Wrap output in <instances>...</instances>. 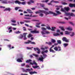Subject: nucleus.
I'll use <instances>...</instances> for the list:
<instances>
[{"instance_id":"6e6552de","label":"nucleus","mask_w":75,"mask_h":75,"mask_svg":"<svg viewBox=\"0 0 75 75\" xmlns=\"http://www.w3.org/2000/svg\"><path fill=\"white\" fill-rule=\"evenodd\" d=\"M62 40H63V41H65V42H69V40L67 39V38L65 37L63 38Z\"/></svg>"},{"instance_id":"052dcab7","label":"nucleus","mask_w":75,"mask_h":75,"mask_svg":"<svg viewBox=\"0 0 75 75\" xmlns=\"http://www.w3.org/2000/svg\"><path fill=\"white\" fill-rule=\"evenodd\" d=\"M44 8L45 10H46V11L48 10V8Z\"/></svg>"},{"instance_id":"cd10ccee","label":"nucleus","mask_w":75,"mask_h":75,"mask_svg":"<svg viewBox=\"0 0 75 75\" xmlns=\"http://www.w3.org/2000/svg\"><path fill=\"white\" fill-rule=\"evenodd\" d=\"M15 34H20L21 33V32L19 31H17L15 32L14 33Z\"/></svg>"},{"instance_id":"aec40b11","label":"nucleus","mask_w":75,"mask_h":75,"mask_svg":"<svg viewBox=\"0 0 75 75\" xmlns=\"http://www.w3.org/2000/svg\"><path fill=\"white\" fill-rule=\"evenodd\" d=\"M70 34V36L71 37H74V35H75V33L73 32H72L71 33V34Z\"/></svg>"},{"instance_id":"7ed1b4c3","label":"nucleus","mask_w":75,"mask_h":75,"mask_svg":"<svg viewBox=\"0 0 75 75\" xmlns=\"http://www.w3.org/2000/svg\"><path fill=\"white\" fill-rule=\"evenodd\" d=\"M32 62V60L31 59H29L28 60H27L26 62V63H28L29 62L30 63V64L31 65H36L35 66H33V67L34 69H36L38 68H39V66H37V64L35 62V61H33V63L31 62Z\"/></svg>"},{"instance_id":"774afa93","label":"nucleus","mask_w":75,"mask_h":75,"mask_svg":"<svg viewBox=\"0 0 75 75\" xmlns=\"http://www.w3.org/2000/svg\"><path fill=\"white\" fill-rule=\"evenodd\" d=\"M64 18L66 20H68V18L66 17H64Z\"/></svg>"},{"instance_id":"79ce46f5","label":"nucleus","mask_w":75,"mask_h":75,"mask_svg":"<svg viewBox=\"0 0 75 75\" xmlns=\"http://www.w3.org/2000/svg\"><path fill=\"white\" fill-rule=\"evenodd\" d=\"M27 33H25L23 34V37H25V36H26V35H27Z\"/></svg>"},{"instance_id":"a18cd8bd","label":"nucleus","mask_w":75,"mask_h":75,"mask_svg":"<svg viewBox=\"0 0 75 75\" xmlns=\"http://www.w3.org/2000/svg\"><path fill=\"white\" fill-rule=\"evenodd\" d=\"M46 28L47 29H48V30H51V28L50 27V26H47L46 27Z\"/></svg>"},{"instance_id":"f704fd0d","label":"nucleus","mask_w":75,"mask_h":75,"mask_svg":"<svg viewBox=\"0 0 75 75\" xmlns=\"http://www.w3.org/2000/svg\"><path fill=\"white\" fill-rule=\"evenodd\" d=\"M56 12L58 14H61V12H60L59 11H56Z\"/></svg>"},{"instance_id":"f3484780","label":"nucleus","mask_w":75,"mask_h":75,"mask_svg":"<svg viewBox=\"0 0 75 75\" xmlns=\"http://www.w3.org/2000/svg\"><path fill=\"white\" fill-rule=\"evenodd\" d=\"M65 34L67 35H69L71 33V32H69L67 31H65Z\"/></svg>"},{"instance_id":"338daca9","label":"nucleus","mask_w":75,"mask_h":75,"mask_svg":"<svg viewBox=\"0 0 75 75\" xmlns=\"http://www.w3.org/2000/svg\"><path fill=\"white\" fill-rule=\"evenodd\" d=\"M18 11H20L21 12H23V11L21 9H19Z\"/></svg>"},{"instance_id":"0e129e2a","label":"nucleus","mask_w":75,"mask_h":75,"mask_svg":"<svg viewBox=\"0 0 75 75\" xmlns=\"http://www.w3.org/2000/svg\"><path fill=\"white\" fill-rule=\"evenodd\" d=\"M36 27H38V28H40V26L38 25H35Z\"/></svg>"},{"instance_id":"8fccbe9b","label":"nucleus","mask_w":75,"mask_h":75,"mask_svg":"<svg viewBox=\"0 0 75 75\" xmlns=\"http://www.w3.org/2000/svg\"><path fill=\"white\" fill-rule=\"evenodd\" d=\"M11 25H14V26H16L17 25V24H14V23H11Z\"/></svg>"},{"instance_id":"ddd939ff","label":"nucleus","mask_w":75,"mask_h":75,"mask_svg":"<svg viewBox=\"0 0 75 75\" xmlns=\"http://www.w3.org/2000/svg\"><path fill=\"white\" fill-rule=\"evenodd\" d=\"M10 21L11 23H16V20L14 19H12Z\"/></svg>"},{"instance_id":"864d4df0","label":"nucleus","mask_w":75,"mask_h":75,"mask_svg":"<svg viewBox=\"0 0 75 75\" xmlns=\"http://www.w3.org/2000/svg\"><path fill=\"white\" fill-rule=\"evenodd\" d=\"M4 41H10V40H9L7 39H4Z\"/></svg>"},{"instance_id":"a19ab883","label":"nucleus","mask_w":75,"mask_h":75,"mask_svg":"<svg viewBox=\"0 0 75 75\" xmlns=\"http://www.w3.org/2000/svg\"><path fill=\"white\" fill-rule=\"evenodd\" d=\"M56 7L58 8H56L57 10H59V8H60V6H56Z\"/></svg>"},{"instance_id":"7c9ffc66","label":"nucleus","mask_w":75,"mask_h":75,"mask_svg":"<svg viewBox=\"0 0 75 75\" xmlns=\"http://www.w3.org/2000/svg\"><path fill=\"white\" fill-rule=\"evenodd\" d=\"M37 17V16L35 15L33 16V15L32 14H30V16L29 15V17Z\"/></svg>"},{"instance_id":"393cba45","label":"nucleus","mask_w":75,"mask_h":75,"mask_svg":"<svg viewBox=\"0 0 75 75\" xmlns=\"http://www.w3.org/2000/svg\"><path fill=\"white\" fill-rule=\"evenodd\" d=\"M41 10H39L38 11H37L36 12H35V13L36 14H38V13H39V14H40V13H41Z\"/></svg>"},{"instance_id":"e2e57ef3","label":"nucleus","mask_w":75,"mask_h":75,"mask_svg":"<svg viewBox=\"0 0 75 75\" xmlns=\"http://www.w3.org/2000/svg\"><path fill=\"white\" fill-rule=\"evenodd\" d=\"M23 29L24 31H26V28L25 27H23Z\"/></svg>"},{"instance_id":"13d9d810","label":"nucleus","mask_w":75,"mask_h":75,"mask_svg":"<svg viewBox=\"0 0 75 75\" xmlns=\"http://www.w3.org/2000/svg\"><path fill=\"white\" fill-rule=\"evenodd\" d=\"M21 66L22 67H23V66H25V63L22 64H21Z\"/></svg>"},{"instance_id":"ea45409f","label":"nucleus","mask_w":75,"mask_h":75,"mask_svg":"<svg viewBox=\"0 0 75 75\" xmlns=\"http://www.w3.org/2000/svg\"><path fill=\"white\" fill-rule=\"evenodd\" d=\"M23 35H21L19 36V38L20 39H21V38H23Z\"/></svg>"},{"instance_id":"de8ad7c7","label":"nucleus","mask_w":75,"mask_h":75,"mask_svg":"<svg viewBox=\"0 0 75 75\" xmlns=\"http://www.w3.org/2000/svg\"><path fill=\"white\" fill-rule=\"evenodd\" d=\"M49 1V0H46L45 1H42L43 2H46V3H47Z\"/></svg>"},{"instance_id":"58836bf2","label":"nucleus","mask_w":75,"mask_h":75,"mask_svg":"<svg viewBox=\"0 0 75 75\" xmlns=\"http://www.w3.org/2000/svg\"><path fill=\"white\" fill-rule=\"evenodd\" d=\"M30 33L32 34L35 33V30H32L30 31Z\"/></svg>"},{"instance_id":"bb28decb","label":"nucleus","mask_w":75,"mask_h":75,"mask_svg":"<svg viewBox=\"0 0 75 75\" xmlns=\"http://www.w3.org/2000/svg\"><path fill=\"white\" fill-rule=\"evenodd\" d=\"M34 50L35 51H36V50H37L38 51H40V50L38 48H34Z\"/></svg>"},{"instance_id":"4c0bfd02","label":"nucleus","mask_w":75,"mask_h":75,"mask_svg":"<svg viewBox=\"0 0 75 75\" xmlns=\"http://www.w3.org/2000/svg\"><path fill=\"white\" fill-rule=\"evenodd\" d=\"M33 36V35H31V34H29L28 35V38H30V37H31Z\"/></svg>"},{"instance_id":"6ab92c4d","label":"nucleus","mask_w":75,"mask_h":75,"mask_svg":"<svg viewBox=\"0 0 75 75\" xmlns=\"http://www.w3.org/2000/svg\"><path fill=\"white\" fill-rule=\"evenodd\" d=\"M27 11L29 13H30V14H33V12L31 11L30 9H27Z\"/></svg>"},{"instance_id":"0eeeda50","label":"nucleus","mask_w":75,"mask_h":75,"mask_svg":"<svg viewBox=\"0 0 75 75\" xmlns=\"http://www.w3.org/2000/svg\"><path fill=\"white\" fill-rule=\"evenodd\" d=\"M25 44H35V43L34 42H32L30 40H28V42H24Z\"/></svg>"},{"instance_id":"1a4fd4ad","label":"nucleus","mask_w":75,"mask_h":75,"mask_svg":"<svg viewBox=\"0 0 75 75\" xmlns=\"http://www.w3.org/2000/svg\"><path fill=\"white\" fill-rule=\"evenodd\" d=\"M23 56H22L20 58H18L17 60V61L18 62H22V61L21 60H23Z\"/></svg>"},{"instance_id":"69168bd1","label":"nucleus","mask_w":75,"mask_h":75,"mask_svg":"<svg viewBox=\"0 0 75 75\" xmlns=\"http://www.w3.org/2000/svg\"><path fill=\"white\" fill-rule=\"evenodd\" d=\"M41 26L42 27H44L45 26V25L44 24H42V25H41Z\"/></svg>"},{"instance_id":"c756f323","label":"nucleus","mask_w":75,"mask_h":75,"mask_svg":"<svg viewBox=\"0 0 75 75\" xmlns=\"http://www.w3.org/2000/svg\"><path fill=\"white\" fill-rule=\"evenodd\" d=\"M51 41L52 42V43H55V42H56V41H55V40L53 39H51Z\"/></svg>"},{"instance_id":"f8f14e48","label":"nucleus","mask_w":75,"mask_h":75,"mask_svg":"<svg viewBox=\"0 0 75 75\" xmlns=\"http://www.w3.org/2000/svg\"><path fill=\"white\" fill-rule=\"evenodd\" d=\"M11 28H12V27H8V26L7 27V29H8V30L9 31H9V33H10L11 32H12V30H11Z\"/></svg>"},{"instance_id":"4468645a","label":"nucleus","mask_w":75,"mask_h":75,"mask_svg":"<svg viewBox=\"0 0 75 75\" xmlns=\"http://www.w3.org/2000/svg\"><path fill=\"white\" fill-rule=\"evenodd\" d=\"M69 6L70 7H75V4H69Z\"/></svg>"},{"instance_id":"a878e982","label":"nucleus","mask_w":75,"mask_h":75,"mask_svg":"<svg viewBox=\"0 0 75 75\" xmlns=\"http://www.w3.org/2000/svg\"><path fill=\"white\" fill-rule=\"evenodd\" d=\"M56 29V27H52L51 29V30H52V31H55Z\"/></svg>"},{"instance_id":"b1692460","label":"nucleus","mask_w":75,"mask_h":75,"mask_svg":"<svg viewBox=\"0 0 75 75\" xmlns=\"http://www.w3.org/2000/svg\"><path fill=\"white\" fill-rule=\"evenodd\" d=\"M58 51H61V47L60 46H58Z\"/></svg>"},{"instance_id":"09e8293b","label":"nucleus","mask_w":75,"mask_h":75,"mask_svg":"<svg viewBox=\"0 0 75 75\" xmlns=\"http://www.w3.org/2000/svg\"><path fill=\"white\" fill-rule=\"evenodd\" d=\"M35 33H39V31L35 30Z\"/></svg>"},{"instance_id":"20e7f679","label":"nucleus","mask_w":75,"mask_h":75,"mask_svg":"<svg viewBox=\"0 0 75 75\" xmlns=\"http://www.w3.org/2000/svg\"><path fill=\"white\" fill-rule=\"evenodd\" d=\"M42 30V31H41V34L43 35L42 37H46V36L45 35L46 34H50V32L48 31H46L45 30H46L47 29L44 28H41Z\"/></svg>"},{"instance_id":"603ef678","label":"nucleus","mask_w":75,"mask_h":75,"mask_svg":"<svg viewBox=\"0 0 75 75\" xmlns=\"http://www.w3.org/2000/svg\"><path fill=\"white\" fill-rule=\"evenodd\" d=\"M69 24H71V25H74V23H72V22H69Z\"/></svg>"},{"instance_id":"473e14b6","label":"nucleus","mask_w":75,"mask_h":75,"mask_svg":"<svg viewBox=\"0 0 75 75\" xmlns=\"http://www.w3.org/2000/svg\"><path fill=\"white\" fill-rule=\"evenodd\" d=\"M33 55L35 56V57H39V55H38V54H33Z\"/></svg>"},{"instance_id":"f257e3e1","label":"nucleus","mask_w":75,"mask_h":75,"mask_svg":"<svg viewBox=\"0 0 75 75\" xmlns=\"http://www.w3.org/2000/svg\"><path fill=\"white\" fill-rule=\"evenodd\" d=\"M70 10V8L69 7H65L64 9L62 8H61V11L62 12H64L65 13V16H70L73 17L74 16V14L72 13H66L65 11H68L69 10Z\"/></svg>"},{"instance_id":"2f4dec72","label":"nucleus","mask_w":75,"mask_h":75,"mask_svg":"<svg viewBox=\"0 0 75 75\" xmlns=\"http://www.w3.org/2000/svg\"><path fill=\"white\" fill-rule=\"evenodd\" d=\"M58 47H54V50H55V51H58Z\"/></svg>"},{"instance_id":"3c124183","label":"nucleus","mask_w":75,"mask_h":75,"mask_svg":"<svg viewBox=\"0 0 75 75\" xmlns=\"http://www.w3.org/2000/svg\"><path fill=\"white\" fill-rule=\"evenodd\" d=\"M40 4V6H41V7H43L44 6V4Z\"/></svg>"},{"instance_id":"a211bd4d","label":"nucleus","mask_w":75,"mask_h":75,"mask_svg":"<svg viewBox=\"0 0 75 75\" xmlns=\"http://www.w3.org/2000/svg\"><path fill=\"white\" fill-rule=\"evenodd\" d=\"M48 50H46L44 51H42V54H45V53H48Z\"/></svg>"},{"instance_id":"2eb2a0df","label":"nucleus","mask_w":75,"mask_h":75,"mask_svg":"<svg viewBox=\"0 0 75 75\" xmlns=\"http://www.w3.org/2000/svg\"><path fill=\"white\" fill-rule=\"evenodd\" d=\"M66 30H69V31H72L73 29L71 27H69L66 28Z\"/></svg>"},{"instance_id":"bf43d9fd","label":"nucleus","mask_w":75,"mask_h":75,"mask_svg":"<svg viewBox=\"0 0 75 75\" xmlns=\"http://www.w3.org/2000/svg\"><path fill=\"white\" fill-rule=\"evenodd\" d=\"M61 30H62V31H65V29H64V28L63 27H62Z\"/></svg>"},{"instance_id":"c85d7f7f","label":"nucleus","mask_w":75,"mask_h":75,"mask_svg":"<svg viewBox=\"0 0 75 75\" xmlns=\"http://www.w3.org/2000/svg\"><path fill=\"white\" fill-rule=\"evenodd\" d=\"M30 2H28V4H31V3H34V1H33L32 0H30Z\"/></svg>"},{"instance_id":"412c9836","label":"nucleus","mask_w":75,"mask_h":75,"mask_svg":"<svg viewBox=\"0 0 75 75\" xmlns=\"http://www.w3.org/2000/svg\"><path fill=\"white\" fill-rule=\"evenodd\" d=\"M53 35L54 36H58L60 35L58 33H54L53 34Z\"/></svg>"},{"instance_id":"9b49d317","label":"nucleus","mask_w":75,"mask_h":75,"mask_svg":"<svg viewBox=\"0 0 75 75\" xmlns=\"http://www.w3.org/2000/svg\"><path fill=\"white\" fill-rule=\"evenodd\" d=\"M53 47H54V45H52V47H50V52H53V53H55V52L53 50H52L51 49Z\"/></svg>"},{"instance_id":"37998d69","label":"nucleus","mask_w":75,"mask_h":75,"mask_svg":"<svg viewBox=\"0 0 75 75\" xmlns=\"http://www.w3.org/2000/svg\"><path fill=\"white\" fill-rule=\"evenodd\" d=\"M46 43L47 44H48V45H51V44H52L51 42H49L48 43L47 42H46Z\"/></svg>"},{"instance_id":"9d476101","label":"nucleus","mask_w":75,"mask_h":75,"mask_svg":"<svg viewBox=\"0 0 75 75\" xmlns=\"http://www.w3.org/2000/svg\"><path fill=\"white\" fill-rule=\"evenodd\" d=\"M0 1H1V3H3V4H8V2L6 1H3V0H0Z\"/></svg>"},{"instance_id":"dca6fc26","label":"nucleus","mask_w":75,"mask_h":75,"mask_svg":"<svg viewBox=\"0 0 75 75\" xmlns=\"http://www.w3.org/2000/svg\"><path fill=\"white\" fill-rule=\"evenodd\" d=\"M11 10V9L10 8H5V9L4 10V11H10Z\"/></svg>"},{"instance_id":"5fc2aeb1","label":"nucleus","mask_w":75,"mask_h":75,"mask_svg":"<svg viewBox=\"0 0 75 75\" xmlns=\"http://www.w3.org/2000/svg\"><path fill=\"white\" fill-rule=\"evenodd\" d=\"M20 23L21 24H23L24 23V22H22V21H21V22H20Z\"/></svg>"},{"instance_id":"49530a36","label":"nucleus","mask_w":75,"mask_h":75,"mask_svg":"<svg viewBox=\"0 0 75 75\" xmlns=\"http://www.w3.org/2000/svg\"><path fill=\"white\" fill-rule=\"evenodd\" d=\"M29 74H30V75H33V74H34L33 71H30V72H29Z\"/></svg>"},{"instance_id":"680f3d73","label":"nucleus","mask_w":75,"mask_h":75,"mask_svg":"<svg viewBox=\"0 0 75 75\" xmlns=\"http://www.w3.org/2000/svg\"><path fill=\"white\" fill-rule=\"evenodd\" d=\"M25 17H29V16H30V15H29V14L25 15Z\"/></svg>"},{"instance_id":"c03bdc74","label":"nucleus","mask_w":75,"mask_h":75,"mask_svg":"<svg viewBox=\"0 0 75 75\" xmlns=\"http://www.w3.org/2000/svg\"><path fill=\"white\" fill-rule=\"evenodd\" d=\"M8 46L9 48H10L9 50H11V45H8Z\"/></svg>"},{"instance_id":"f03ea898","label":"nucleus","mask_w":75,"mask_h":75,"mask_svg":"<svg viewBox=\"0 0 75 75\" xmlns=\"http://www.w3.org/2000/svg\"><path fill=\"white\" fill-rule=\"evenodd\" d=\"M42 11L41 12H40V13L39 14V16L40 17H43L44 16V13L46 15H47V14H53V16H57V14L55 13L54 12H53L52 11H49V12H47L46 11H44V10H41Z\"/></svg>"},{"instance_id":"5701e85b","label":"nucleus","mask_w":75,"mask_h":75,"mask_svg":"<svg viewBox=\"0 0 75 75\" xmlns=\"http://www.w3.org/2000/svg\"><path fill=\"white\" fill-rule=\"evenodd\" d=\"M68 45V43H64L63 44V46H64V48H65V47H67Z\"/></svg>"},{"instance_id":"39448f33","label":"nucleus","mask_w":75,"mask_h":75,"mask_svg":"<svg viewBox=\"0 0 75 75\" xmlns=\"http://www.w3.org/2000/svg\"><path fill=\"white\" fill-rule=\"evenodd\" d=\"M42 54L43 55V56L42 55H41L40 57L38 59L37 58V59L38 61H40V62H43V59H45L46 57H47V55L46 54H45V53Z\"/></svg>"},{"instance_id":"6e6d98bb","label":"nucleus","mask_w":75,"mask_h":75,"mask_svg":"<svg viewBox=\"0 0 75 75\" xmlns=\"http://www.w3.org/2000/svg\"><path fill=\"white\" fill-rule=\"evenodd\" d=\"M62 4H63V5H65L67 4H68L67 3H65V2H63L62 3Z\"/></svg>"},{"instance_id":"4d7b16f0","label":"nucleus","mask_w":75,"mask_h":75,"mask_svg":"<svg viewBox=\"0 0 75 75\" xmlns=\"http://www.w3.org/2000/svg\"><path fill=\"white\" fill-rule=\"evenodd\" d=\"M0 8H5V6H0Z\"/></svg>"},{"instance_id":"c9c22d12","label":"nucleus","mask_w":75,"mask_h":75,"mask_svg":"<svg viewBox=\"0 0 75 75\" xmlns=\"http://www.w3.org/2000/svg\"><path fill=\"white\" fill-rule=\"evenodd\" d=\"M57 42L59 44H61V41L60 40H57Z\"/></svg>"},{"instance_id":"72a5a7b5","label":"nucleus","mask_w":75,"mask_h":75,"mask_svg":"<svg viewBox=\"0 0 75 75\" xmlns=\"http://www.w3.org/2000/svg\"><path fill=\"white\" fill-rule=\"evenodd\" d=\"M24 22H25V23H30V22H31L30 21H28V20L24 21Z\"/></svg>"},{"instance_id":"4be33fe9","label":"nucleus","mask_w":75,"mask_h":75,"mask_svg":"<svg viewBox=\"0 0 75 75\" xmlns=\"http://www.w3.org/2000/svg\"><path fill=\"white\" fill-rule=\"evenodd\" d=\"M26 71H27L26 72H28L29 71H33V69L32 68H31L30 69H26Z\"/></svg>"},{"instance_id":"e433bc0d","label":"nucleus","mask_w":75,"mask_h":75,"mask_svg":"<svg viewBox=\"0 0 75 75\" xmlns=\"http://www.w3.org/2000/svg\"><path fill=\"white\" fill-rule=\"evenodd\" d=\"M19 8H20V7H16L15 8V10H17L18 9H19Z\"/></svg>"},{"instance_id":"423d86ee","label":"nucleus","mask_w":75,"mask_h":75,"mask_svg":"<svg viewBox=\"0 0 75 75\" xmlns=\"http://www.w3.org/2000/svg\"><path fill=\"white\" fill-rule=\"evenodd\" d=\"M15 4H18L19 5H20L21 4L22 5H25L26 4V3L25 2H21L20 1L16 0L15 2Z\"/></svg>"}]
</instances>
